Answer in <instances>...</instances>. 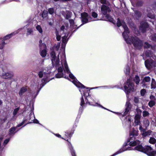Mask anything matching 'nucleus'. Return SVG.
<instances>
[{
  "instance_id": "9",
  "label": "nucleus",
  "mask_w": 156,
  "mask_h": 156,
  "mask_svg": "<svg viewBox=\"0 0 156 156\" xmlns=\"http://www.w3.org/2000/svg\"><path fill=\"white\" fill-rule=\"evenodd\" d=\"M39 79L38 80V85L40 86V89L38 90L37 91V93L36 94L34 93L32 94L33 97H34V98L36 97L37 95L38 94L41 89L45 84L47 83L51 79Z\"/></svg>"
},
{
  "instance_id": "39",
  "label": "nucleus",
  "mask_w": 156,
  "mask_h": 156,
  "mask_svg": "<svg viewBox=\"0 0 156 156\" xmlns=\"http://www.w3.org/2000/svg\"><path fill=\"white\" fill-rule=\"evenodd\" d=\"M134 122L136 125H139L141 124L140 120H135Z\"/></svg>"
},
{
  "instance_id": "4",
  "label": "nucleus",
  "mask_w": 156,
  "mask_h": 156,
  "mask_svg": "<svg viewBox=\"0 0 156 156\" xmlns=\"http://www.w3.org/2000/svg\"><path fill=\"white\" fill-rule=\"evenodd\" d=\"M126 41L127 44H132L136 49H140L143 46L142 41L136 36L129 37L126 40Z\"/></svg>"
},
{
  "instance_id": "23",
  "label": "nucleus",
  "mask_w": 156,
  "mask_h": 156,
  "mask_svg": "<svg viewBox=\"0 0 156 156\" xmlns=\"http://www.w3.org/2000/svg\"><path fill=\"white\" fill-rule=\"evenodd\" d=\"M155 104V102L154 101L151 100L148 103V105L151 108L154 106Z\"/></svg>"
},
{
  "instance_id": "22",
  "label": "nucleus",
  "mask_w": 156,
  "mask_h": 156,
  "mask_svg": "<svg viewBox=\"0 0 156 156\" xmlns=\"http://www.w3.org/2000/svg\"><path fill=\"white\" fill-rule=\"evenodd\" d=\"M14 34V33H11L7 35L4 37L3 38L4 40H5L9 39Z\"/></svg>"
},
{
  "instance_id": "42",
  "label": "nucleus",
  "mask_w": 156,
  "mask_h": 156,
  "mask_svg": "<svg viewBox=\"0 0 156 156\" xmlns=\"http://www.w3.org/2000/svg\"><path fill=\"white\" fill-rule=\"evenodd\" d=\"M122 25L121 23L119 18L117 19V25L118 27H120Z\"/></svg>"
},
{
  "instance_id": "2",
  "label": "nucleus",
  "mask_w": 156,
  "mask_h": 156,
  "mask_svg": "<svg viewBox=\"0 0 156 156\" xmlns=\"http://www.w3.org/2000/svg\"><path fill=\"white\" fill-rule=\"evenodd\" d=\"M137 130L134 129L133 128L132 129L131 127L129 139L124 144L123 147L117 151H120V153H121L125 151L131 150V146H134L139 144L140 143V141L135 139V136H137Z\"/></svg>"
},
{
  "instance_id": "32",
  "label": "nucleus",
  "mask_w": 156,
  "mask_h": 156,
  "mask_svg": "<svg viewBox=\"0 0 156 156\" xmlns=\"http://www.w3.org/2000/svg\"><path fill=\"white\" fill-rule=\"evenodd\" d=\"M135 14L136 16L139 17H140L141 15V13L138 11H136L135 12Z\"/></svg>"
},
{
  "instance_id": "49",
  "label": "nucleus",
  "mask_w": 156,
  "mask_h": 156,
  "mask_svg": "<svg viewBox=\"0 0 156 156\" xmlns=\"http://www.w3.org/2000/svg\"><path fill=\"white\" fill-rule=\"evenodd\" d=\"M150 99L151 100H153L154 101L155 99V97L152 95H151L150 97Z\"/></svg>"
},
{
  "instance_id": "56",
  "label": "nucleus",
  "mask_w": 156,
  "mask_h": 156,
  "mask_svg": "<svg viewBox=\"0 0 156 156\" xmlns=\"http://www.w3.org/2000/svg\"><path fill=\"white\" fill-rule=\"evenodd\" d=\"M120 151H117L116 152H115V153H114V154H113L112 155H111L110 156H115L116 155H117V154H120Z\"/></svg>"
},
{
  "instance_id": "36",
  "label": "nucleus",
  "mask_w": 156,
  "mask_h": 156,
  "mask_svg": "<svg viewBox=\"0 0 156 156\" xmlns=\"http://www.w3.org/2000/svg\"><path fill=\"white\" fill-rule=\"evenodd\" d=\"M130 73V68L129 66L126 67V69L125 74L126 75H129Z\"/></svg>"
},
{
  "instance_id": "16",
  "label": "nucleus",
  "mask_w": 156,
  "mask_h": 156,
  "mask_svg": "<svg viewBox=\"0 0 156 156\" xmlns=\"http://www.w3.org/2000/svg\"><path fill=\"white\" fill-rule=\"evenodd\" d=\"M144 48H151L152 49L155 50L156 49L155 47H156V46H152L147 42H145L144 43Z\"/></svg>"
},
{
  "instance_id": "14",
  "label": "nucleus",
  "mask_w": 156,
  "mask_h": 156,
  "mask_svg": "<svg viewBox=\"0 0 156 156\" xmlns=\"http://www.w3.org/2000/svg\"><path fill=\"white\" fill-rule=\"evenodd\" d=\"M145 55L147 57H152L156 62V56L151 53L150 51H146L145 52Z\"/></svg>"
},
{
  "instance_id": "19",
  "label": "nucleus",
  "mask_w": 156,
  "mask_h": 156,
  "mask_svg": "<svg viewBox=\"0 0 156 156\" xmlns=\"http://www.w3.org/2000/svg\"><path fill=\"white\" fill-rule=\"evenodd\" d=\"M152 131L150 130H148L147 131H143L142 133V135L144 137L146 136H150L151 135Z\"/></svg>"
},
{
  "instance_id": "52",
  "label": "nucleus",
  "mask_w": 156,
  "mask_h": 156,
  "mask_svg": "<svg viewBox=\"0 0 156 156\" xmlns=\"http://www.w3.org/2000/svg\"><path fill=\"white\" fill-rule=\"evenodd\" d=\"M58 59H57L56 61L55 62V64L56 65H58L59 63V55H58Z\"/></svg>"
},
{
  "instance_id": "55",
  "label": "nucleus",
  "mask_w": 156,
  "mask_h": 156,
  "mask_svg": "<svg viewBox=\"0 0 156 156\" xmlns=\"http://www.w3.org/2000/svg\"><path fill=\"white\" fill-rule=\"evenodd\" d=\"M5 42H3L1 44H0V49H2L3 48L4 46L5 45Z\"/></svg>"
},
{
  "instance_id": "38",
  "label": "nucleus",
  "mask_w": 156,
  "mask_h": 156,
  "mask_svg": "<svg viewBox=\"0 0 156 156\" xmlns=\"http://www.w3.org/2000/svg\"><path fill=\"white\" fill-rule=\"evenodd\" d=\"M141 117V115H140L137 114L135 117L134 119L135 120H140Z\"/></svg>"
},
{
  "instance_id": "7",
  "label": "nucleus",
  "mask_w": 156,
  "mask_h": 156,
  "mask_svg": "<svg viewBox=\"0 0 156 156\" xmlns=\"http://www.w3.org/2000/svg\"><path fill=\"white\" fill-rule=\"evenodd\" d=\"M131 79H128L127 81L124 84V90L127 94L134 90V84L131 80Z\"/></svg>"
},
{
  "instance_id": "26",
  "label": "nucleus",
  "mask_w": 156,
  "mask_h": 156,
  "mask_svg": "<svg viewBox=\"0 0 156 156\" xmlns=\"http://www.w3.org/2000/svg\"><path fill=\"white\" fill-rule=\"evenodd\" d=\"M40 55L42 57H45L46 55V51L45 50H42L41 52H40Z\"/></svg>"
},
{
  "instance_id": "41",
  "label": "nucleus",
  "mask_w": 156,
  "mask_h": 156,
  "mask_svg": "<svg viewBox=\"0 0 156 156\" xmlns=\"http://www.w3.org/2000/svg\"><path fill=\"white\" fill-rule=\"evenodd\" d=\"M92 16L94 18H96L98 16V14L95 12H93L91 14Z\"/></svg>"
},
{
  "instance_id": "33",
  "label": "nucleus",
  "mask_w": 156,
  "mask_h": 156,
  "mask_svg": "<svg viewBox=\"0 0 156 156\" xmlns=\"http://www.w3.org/2000/svg\"><path fill=\"white\" fill-rule=\"evenodd\" d=\"M140 92L141 95L144 96L146 92V90L144 89H141Z\"/></svg>"
},
{
  "instance_id": "12",
  "label": "nucleus",
  "mask_w": 156,
  "mask_h": 156,
  "mask_svg": "<svg viewBox=\"0 0 156 156\" xmlns=\"http://www.w3.org/2000/svg\"><path fill=\"white\" fill-rule=\"evenodd\" d=\"M88 14L86 12H84L81 14V21L83 24L88 22Z\"/></svg>"
},
{
  "instance_id": "27",
  "label": "nucleus",
  "mask_w": 156,
  "mask_h": 156,
  "mask_svg": "<svg viewBox=\"0 0 156 156\" xmlns=\"http://www.w3.org/2000/svg\"><path fill=\"white\" fill-rule=\"evenodd\" d=\"M19 110V108H18L15 109L13 111V115H14V116L13 117V119H14V120H15L16 119L14 116L17 114Z\"/></svg>"
},
{
  "instance_id": "50",
  "label": "nucleus",
  "mask_w": 156,
  "mask_h": 156,
  "mask_svg": "<svg viewBox=\"0 0 156 156\" xmlns=\"http://www.w3.org/2000/svg\"><path fill=\"white\" fill-rule=\"evenodd\" d=\"M139 101V98L138 97H135L134 99V102L136 103H138Z\"/></svg>"
},
{
  "instance_id": "24",
  "label": "nucleus",
  "mask_w": 156,
  "mask_h": 156,
  "mask_svg": "<svg viewBox=\"0 0 156 156\" xmlns=\"http://www.w3.org/2000/svg\"><path fill=\"white\" fill-rule=\"evenodd\" d=\"M73 133H70L69 131H67L65 132V135L67 137H71L73 134Z\"/></svg>"
},
{
  "instance_id": "20",
  "label": "nucleus",
  "mask_w": 156,
  "mask_h": 156,
  "mask_svg": "<svg viewBox=\"0 0 156 156\" xmlns=\"http://www.w3.org/2000/svg\"><path fill=\"white\" fill-rule=\"evenodd\" d=\"M50 55L51 57L52 58L51 61L52 63H54V62L55 61L56 57L55 52L54 51H52Z\"/></svg>"
},
{
  "instance_id": "54",
  "label": "nucleus",
  "mask_w": 156,
  "mask_h": 156,
  "mask_svg": "<svg viewBox=\"0 0 156 156\" xmlns=\"http://www.w3.org/2000/svg\"><path fill=\"white\" fill-rule=\"evenodd\" d=\"M88 22H90L91 21H93L94 20H93L92 18L90 16H89L88 15Z\"/></svg>"
},
{
  "instance_id": "60",
  "label": "nucleus",
  "mask_w": 156,
  "mask_h": 156,
  "mask_svg": "<svg viewBox=\"0 0 156 156\" xmlns=\"http://www.w3.org/2000/svg\"><path fill=\"white\" fill-rule=\"evenodd\" d=\"M69 76L70 78H75L74 76L71 73H70L69 74Z\"/></svg>"
},
{
  "instance_id": "3",
  "label": "nucleus",
  "mask_w": 156,
  "mask_h": 156,
  "mask_svg": "<svg viewBox=\"0 0 156 156\" xmlns=\"http://www.w3.org/2000/svg\"><path fill=\"white\" fill-rule=\"evenodd\" d=\"M131 105L129 101H127L125 105V111L123 113H120L118 112H115L112 111L113 113H115L118 115H121L122 116V120L124 118V120L123 121V123H125L126 124H127L128 126L130 125V123L131 121V118L130 116H128L127 117H125L126 115L129 114V110L131 109Z\"/></svg>"
},
{
  "instance_id": "57",
  "label": "nucleus",
  "mask_w": 156,
  "mask_h": 156,
  "mask_svg": "<svg viewBox=\"0 0 156 156\" xmlns=\"http://www.w3.org/2000/svg\"><path fill=\"white\" fill-rule=\"evenodd\" d=\"M145 122H146V124L145 125V126L146 127L148 126H149V122L148 121V120H146L145 121Z\"/></svg>"
},
{
  "instance_id": "40",
  "label": "nucleus",
  "mask_w": 156,
  "mask_h": 156,
  "mask_svg": "<svg viewBox=\"0 0 156 156\" xmlns=\"http://www.w3.org/2000/svg\"><path fill=\"white\" fill-rule=\"evenodd\" d=\"M27 35L30 34L33 32L32 29L31 28H28L27 29Z\"/></svg>"
},
{
  "instance_id": "59",
  "label": "nucleus",
  "mask_w": 156,
  "mask_h": 156,
  "mask_svg": "<svg viewBox=\"0 0 156 156\" xmlns=\"http://www.w3.org/2000/svg\"><path fill=\"white\" fill-rule=\"evenodd\" d=\"M136 80H135V82L137 84H138L139 82L140 79H135Z\"/></svg>"
},
{
  "instance_id": "5",
  "label": "nucleus",
  "mask_w": 156,
  "mask_h": 156,
  "mask_svg": "<svg viewBox=\"0 0 156 156\" xmlns=\"http://www.w3.org/2000/svg\"><path fill=\"white\" fill-rule=\"evenodd\" d=\"M135 148L136 150L146 153L149 156H156L155 151H153L152 148L150 146H145L143 147L141 145H139Z\"/></svg>"
},
{
  "instance_id": "48",
  "label": "nucleus",
  "mask_w": 156,
  "mask_h": 156,
  "mask_svg": "<svg viewBox=\"0 0 156 156\" xmlns=\"http://www.w3.org/2000/svg\"><path fill=\"white\" fill-rule=\"evenodd\" d=\"M63 67L62 66H60L58 69V73L62 72V73L63 71Z\"/></svg>"
},
{
  "instance_id": "63",
  "label": "nucleus",
  "mask_w": 156,
  "mask_h": 156,
  "mask_svg": "<svg viewBox=\"0 0 156 156\" xmlns=\"http://www.w3.org/2000/svg\"><path fill=\"white\" fill-rule=\"evenodd\" d=\"M152 7L154 8V9H156V2L154 4L152 5Z\"/></svg>"
},
{
  "instance_id": "18",
  "label": "nucleus",
  "mask_w": 156,
  "mask_h": 156,
  "mask_svg": "<svg viewBox=\"0 0 156 156\" xmlns=\"http://www.w3.org/2000/svg\"><path fill=\"white\" fill-rule=\"evenodd\" d=\"M16 127H12L10 128L9 129V135L10 136H13L15 133L16 132V131H18V130L15 131L16 130Z\"/></svg>"
},
{
  "instance_id": "35",
  "label": "nucleus",
  "mask_w": 156,
  "mask_h": 156,
  "mask_svg": "<svg viewBox=\"0 0 156 156\" xmlns=\"http://www.w3.org/2000/svg\"><path fill=\"white\" fill-rule=\"evenodd\" d=\"M143 116L144 117H145L149 115V113L146 111H144L143 112Z\"/></svg>"
},
{
  "instance_id": "37",
  "label": "nucleus",
  "mask_w": 156,
  "mask_h": 156,
  "mask_svg": "<svg viewBox=\"0 0 156 156\" xmlns=\"http://www.w3.org/2000/svg\"><path fill=\"white\" fill-rule=\"evenodd\" d=\"M151 39L153 41H156V34H153L151 36Z\"/></svg>"
},
{
  "instance_id": "31",
  "label": "nucleus",
  "mask_w": 156,
  "mask_h": 156,
  "mask_svg": "<svg viewBox=\"0 0 156 156\" xmlns=\"http://www.w3.org/2000/svg\"><path fill=\"white\" fill-rule=\"evenodd\" d=\"M5 76L7 77V78H11L13 76V74L12 73H5Z\"/></svg>"
},
{
  "instance_id": "17",
  "label": "nucleus",
  "mask_w": 156,
  "mask_h": 156,
  "mask_svg": "<svg viewBox=\"0 0 156 156\" xmlns=\"http://www.w3.org/2000/svg\"><path fill=\"white\" fill-rule=\"evenodd\" d=\"M27 90V87H22L19 92V94L20 96H21L23 94L25 93Z\"/></svg>"
},
{
  "instance_id": "11",
  "label": "nucleus",
  "mask_w": 156,
  "mask_h": 156,
  "mask_svg": "<svg viewBox=\"0 0 156 156\" xmlns=\"http://www.w3.org/2000/svg\"><path fill=\"white\" fill-rule=\"evenodd\" d=\"M148 27V25L147 23L145 22L142 21L140 23L139 29L142 32L144 33L146 31V29Z\"/></svg>"
},
{
  "instance_id": "30",
  "label": "nucleus",
  "mask_w": 156,
  "mask_h": 156,
  "mask_svg": "<svg viewBox=\"0 0 156 156\" xmlns=\"http://www.w3.org/2000/svg\"><path fill=\"white\" fill-rule=\"evenodd\" d=\"M64 66L66 71L68 73L69 71V70L68 68V65L67 63L65 61L64 63Z\"/></svg>"
},
{
  "instance_id": "64",
  "label": "nucleus",
  "mask_w": 156,
  "mask_h": 156,
  "mask_svg": "<svg viewBox=\"0 0 156 156\" xmlns=\"http://www.w3.org/2000/svg\"><path fill=\"white\" fill-rule=\"evenodd\" d=\"M70 16L68 15L67 14L66 15V18L67 19H69V18H70Z\"/></svg>"
},
{
  "instance_id": "21",
  "label": "nucleus",
  "mask_w": 156,
  "mask_h": 156,
  "mask_svg": "<svg viewBox=\"0 0 156 156\" xmlns=\"http://www.w3.org/2000/svg\"><path fill=\"white\" fill-rule=\"evenodd\" d=\"M101 3L103 5H110V4L108 1L106 0H100Z\"/></svg>"
},
{
  "instance_id": "28",
  "label": "nucleus",
  "mask_w": 156,
  "mask_h": 156,
  "mask_svg": "<svg viewBox=\"0 0 156 156\" xmlns=\"http://www.w3.org/2000/svg\"><path fill=\"white\" fill-rule=\"evenodd\" d=\"M36 29L40 33H42V29L40 26L39 25H37L36 27Z\"/></svg>"
},
{
  "instance_id": "34",
  "label": "nucleus",
  "mask_w": 156,
  "mask_h": 156,
  "mask_svg": "<svg viewBox=\"0 0 156 156\" xmlns=\"http://www.w3.org/2000/svg\"><path fill=\"white\" fill-rule=\"evenodd\" d=\"M147 16L149 18L152 19H154L155 16L154 14H152L151 13H149L147 14Z\"/></svg>"
},
{
  "instance_id": "13",
  "label": "nucleus",
  "mask_w": 156,
  "mask_h": 156,
  "mask_svg": "<svg viewBox=\"0 0 156 156\" xmlns=\"http://www.w3.org/2000/svg\"><path fill=\"white\" fill-rule=\"evenodd\" d=\"M122 26L124 29V31L122 33V35L126 41V40L129 37H127V36L128 35L127 34L129 33V31L128 28L126 24H125Z\"/></svg>"
},
{
  "instance_id": "53",
  "label": "nucleus",
  "mask_w": 156,
  "mask_h": 156,
  "mask_svg": "<svg viewBox=\"0 0 156 156\" xmlns=\"http://www.w3.org/2000/svg\"><path fill=\"white\" fill-rule=\"evenodd\" d=\"M139 125L140 126V127H139L140 130L141 132H143V131H144V129H143V128L142 126H141V124L140 125Z\"/></svg>"
},
{
  "instance_id": "45",
  "label": "nucleus",
  "mask_w": 156,
  "mask_h": 156,
  "mask_svg": "<svg viewBox=\"0 0 156 156\" xmlns=\"http://www.w3.org/2000/svg\"><path fill=\"white\" fill-rule=\"evenodd\" d=\"M58 32L57 31L56 32V39L58 41H59L61 39V36H60L58 35Z\"/></svg>"
},
{
  "instance_id": "46",
  "label": "nucleus",
  "mask_w": 156,
  "mask_h": 156,
  "mask_svg": "<svg viewBox=\"0 0 156 156\" xmlns=\"http://www.w3.org/2000/svg\"><path fill=\"white\" fill-rule=\"evenodd\" d=\"M9 140V139H6L4 140L3 143L4 146H5L8 143Z\"/></svg>"
},
{
  "instance_id": "62",
  "label": "nucleus",
  "mask_w": 156,
  "mask_h": 156,
  "mask_svg": "<svg viewBox=\"0 0 156 156\" xmlns=\"http://www.w3.org/2000/svg\"><path fill=\"white\" fill-rule=\"evenodd\" d=\"M150 79H143V81H145L146 82H147L150 80Z\"/></svg>"
},
{
  "instance_id": "58",
  "label": "nucleus",
  "mask_w": 156,
  "mask_h": 156,
  "mask_svg": "<svg viewBox=\"0 0 156 156\" xmlns=\"http://www.w3.org/2000/svg\"><path fill=\"white\" fill-rule=\"evenodd\" d=\"M54 134L57 137H59V138H61L62 139H63V138L61 137V136L60 135L58 134Z\"/></svg>"
},
{
  "instance_id": "43",
  "label": "nucleus",
  "mask_w": 156,
  "mask_h": 156,
  "mask_svg": "<svg viewBox=\"0 0 156 156\" xmlns=\"http://www.w3.org/2000/svg\"><path fill=\"white\" fill-rule=\"evenodd\" d=\"M48 11L50 14H52L54 12V9L53 8H50L48 9Z\"/></svg>"
},
{
  "instance_id": "10",
  "label": "nucleus",
  "mask_w": 156,
  "mask_h": 156,
  "mask_svg": "<svg viewBox=\"0 0 156 156\" xmlns=\"http://www.w3.org/2000/svg\"><path fill=\"white\" fill-rule=\"evenodd\" d=\"M145 64L146 67L148 69L156 67L155 62L151 58L146 60L145 61Z\"/></svg>"
},
{
  "instance_id": "6",
  "label": "nucleus",
  "mask_w": 156,
  "mask_h": 156,
  "mask_svg": "<svg viewBox=\"0 0 156 156\" xmlns=\"http://www.w3.org/2000/svg\"><path fill=\"white\" fill-rule=\"evenodd\" d=\"M110 5H102L101 7V13L104 16H106L107 20L113 23V19L111 16L108 13L111 12V10L109 6Z\"/></svg>"
},
{
  "instance_id": "47",
  "label": "nucleus",
  "mask_w": 156,
  "mask_h": 156,
  "mask_svg": "<svg viewBox=\"0 0 156 156\" xmlns=\"http://www.w3.org/2000/svg\"><path fill=\"white\" fill-rule=\"evenodd\" d=\"M38 75L40 78H42L43 76V73L42 71H41L38 73Z\"/></svg>"
},
{
  "instance_id": "44",
  "label": "nucleus",
  "mask_w": 156,
  "mask_h": 156,
  "mask_svg": "<svg viewBox=\"0 0 156 156\" xmlns=\"http://www.w3.org/2000/svg\"><path fill=\"white\" fill-rule=\"evenodd\" d=\"M143 3L141 1H138L137 2L136 4V5L137 6L139 7L142 6L143 5Z\"/></svg>"
},
{
  "instance_id": "25",
  "label": "nucleus",
  "mask_w": 156,
  "mask_h": 156,
  "mask_svg": "<svg viewBox=\"0 0 156 156\" xmlns=\"http://www.w3.org/2000/svg\"><path fill=\"white\" fill-rule=\"evenodd\" d=\"M149 142L151 144H154L156 142V140L154 137H151L149 140Z\"/></svg>"
},
{
  "instance_id": "1",
  "label": "nucleus",
  "mask_w": 156,
  "mask_h": 156,
  "mask_svg": "<svg viewBox=\"0 0 156 156\" xmlns=\"http://www.w3.org/2000/svg\"><path fill=\"white\" fill-rule=\"evenodd\" d=\"M70 81L72 82L76 87L79 88L80 91L82 95L81 101L80 104V107L79 110V112L80 114L82 113L83 111V106L85 104L84 101L83 97L85 99L86 103H88L89 105L93 106H98L101 108L105 109L108 110L105 108L103 107L99 104L96 103L94 104H93L94 100L89 95V91L90 90L97 89L100 87H96L93 88H86L83 84L78 81L77 79H68ZM104 87L105 88H112L110 86H104L101 87Z\"/></svg>"
},
{
  "instance_id": "15",
  "label": "nucleus",
  "mask_w": 156,
  "mask_h": 156,
  "mask_svg": "<svg viewBox=\"0 0 156 156\" xmlns=\"http://www.w3.org/2000/svg\"><path fill=\"white\" fill-rule=\"evenodd\" d=\"M68 142V145L70 150V151L72 156H76L75 155V152L74 150L73 149V147L72 146L71 143L69 142Z\"/></svg>"
},
{
  "instance_id": "51",
  "label": "nucleus",
  "mask_w": 156,
  "mask_h": 156,
  "mask_svg": "<svg viewBox=\"0 0 156 156\" xmlns=\"http://www.w3.org/2000/svg\"><path fill=\"white\" fill-rule=\"evenodd\" d=\"M136 111L137 113V114H140L141 115V114L142 112V111L141 110H140L139 108H137L136 109Z\"/></svg>"
},
{
  "instance_id": "61",
  "label": "nucleus",
  "mask_w": 156,
  "mask_h": 156,
  "mask_svg": "<svg viewBox=\"0 0 156 156\" xmlns=\"http://www.w3.org/2000/svg\"><path fill=\"white\" fill-rule=\"evenodd\" d=\"M32 122H34L36 123H39L37 119H35V118L34 119V120L32 121Z\"/></svg>"
},
{
  "instance_id": "29",
  "label": "nucleus",
  "mask_w": 156,
  "mask_h": 156,
  "mask_svg": "<svg viewBox=\"0 0 156 156\" xmlns=\"http://www.w3.org/2000/svg\"><path fill=\"white\" fill-rule=\"evenodd\" d=\"M57 78H61L63 77V74L62 72L58 73L56 75Z\"/></svg>"
},
{
  "instance_id": "8",
  "label": "nucleus",
  "mask_w": 156,
  "mask_h": 156,
  "mask_svg": "<svg viewBox=\"0 0 156 156\" xmlns=\"http://www.w3.org/2000/svg\"><path fill=\"white\" fill-rule=\"evenodd\" d=\"M35 118V117L34 113L31 112L29 115L27 117H25L22 122L17 125L16 127H19L26 123L23 126V127L27 124L32 122V121L34 120Z\"/></svg>"
}]
</instances>
